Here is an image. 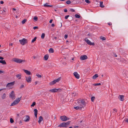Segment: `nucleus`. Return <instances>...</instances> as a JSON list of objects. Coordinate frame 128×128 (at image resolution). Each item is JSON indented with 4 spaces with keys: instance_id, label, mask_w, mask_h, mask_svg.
<instances>
[{
    "instance_id": "1",
    "label": "nucleus",
    "mask_w": 128,
    "mask_h": 128,
    "mask_svg": "<svg viewBox=\"0 0 128 128\" xmlns=\"http://www.w3.org/2000/svg\"><path fill=\"white\" fill-rule=\"evenodd\" d=\"M77 101V104L79 106H81L82 108H84L86 105V103L83 99H80L78 100Z\"/></svg>"
},
{
    "instance_id": "2",
    "label": "nucleus",
    "mask_w": 128,
    "mask_h": 128,
    "mask_svg": "<svg viewBox=\"0 0 128 128\" xmlns=\"http://www.w3.org/2000/svg\"><path fill=\"white\" fill-rule=\"evenodd\" d=\"M21 97L20 98H18L12 103L10 106H14L18 104L21 99Z\"/></svg>"
},
{
    "instance_id": "3",
    "label": "nucleus",
    "mask_w": 128,
    "mask_h": 128,
    "mask_svg": "<svg viewBox=\"0 0 128 128\" xmlns=\"http://www.w3.org/2000/svg\"><path fill=\"white\" fill-rule=\"evenodd\" d=\"M70 122L68 121L66 122H64L60 124L59 126L60 127H67L69 124Z\"/></svg>"
},
{
    "instance_id": "4",
    "label": "nucleus",
    "mask_w": 128,
    "mask_h": 128,
    "mask_svg": "<svg viewBox=\"0 0 128 128\" xmlns=\"http://www.w3.org/2000/svg\"><path fill=\"white\" fill-rule=\"evenodd\" d=\"M20 43L22 45H24L28 42V40L25 38H23L22 39L19 40Z\"/></svg>"
},
{
    "instance_id": "5",
    "label": "nucleus",
    "mask_w": 128,
    "mask_h": 128,
    "mask_svg": "<svg viewBox=\"0 0 128 128\" xmlns=\"http://www.w3.org/2000/svg\"><path fill=\"white\" fill-rule=\"evenodd\" d=\"M14 61L18 63H20L22 62H24L25 61L24 60H22L17 58H14Z\"/></svg>"
},
{
    "instance_id": "6",
    "label": "nucleus",
    "mask_w": 128,
    "mask_h": 128,
    "mask_svg": "<svg viewBox=\"0 0 128 128\" xmlns=\"http://www.w3.org/2000/svg\"><path fill=\"white\" fill-rule=\"evenodd\" d=\"M62 90L60 89L54 88L50 90L49 91L51 92H60Z\"/></svg>"
},
{
    "instance_id": "7",
    "label": "nucleus",
    "mask_w": 128,
    "mask_h": 128,
    "mask_svg": "<svg viewBox=\"0 0 128 128\" xmlns=\"http://www.w3.org/2000/svg\"><path fill=\"white\" fill-rule=\"evenodd\" d=\"M85 40L86 42V43L88 45H92L93 46L94 45V42H91L87 38H85Z\"/></svg>"
},
{
    "instance_id": "8",
    "label": "nucleus",
    "mask_w": 128,
    "mask_h": 128,
    "mask_svg": "<svg viewBox=\"0 0 128 128\" xmlns=\"http://www.w3.org/2000/svg\"><path fill=\"white\" fill-rule=\"evenodd\" d=\"M60 80V78H58L56 80H54L52 81L50 83V85H52L54 84L56 82H58Z\"/></svg>"
},
{
    "instance_id": "9",
    "label": "nucleus",
    "mask_w": 128,
    "mask_h": 128,
    "mask_svg": "<svg viewBox=\"0 0 128 128\" xmlns=\"http://www.w3.org/2000/svg\"><path fill=\"white\" fill-rule=\"evenodd\" d=\"M60 119L62 121H66L69 119V118L65 116H60Z\"/></svg>"
},
{
    "instance_id": "10",
    "label": "nucleus",
    "mask_w": 128,
    "mask_h": 128,
    "mask_svg": "<svg viewBox=\"0 0 128 128\" xmlns=\"http://www.w3.org/2000/svg\"><path fill=\"white\" fill-rule=\"evenodd\" d=\"M10 97L12 99H15V95L14 94V91H12V92L11 93L10 95Z\"/></svg>"
},
{
    "instance_id": "11",
    "label": "nucleus",
    "mask_w": 128,
    "mask_h": 128,
    "mask_svg": "<svg viewBox=\"0 0 128 128\" xmlns=\"http://www.w3.org/2000/svg\"><path fill=\"white\" fill-rule=\"evenodd\" d=\"M23 118L24 121L27 122L29 121L30 119V118L29 116H24Z\"/></svg>"
},
{
    "instance_id": "12",
    "label": "nucleus",
    "mask_w": 128,
    "mask_h": 128,
    "mask_svg": "<svg viewBox=\"0 0 128 128\" xmlns=\"http://www.w3.org/2000/svg\"><path fill=\"white\" fill-rule=\"evenodd\" d=\"M88 58V57L86 55L81 56L80 57V59L82 60H84Z\"/></svg>"
},
{
    "instance_id": "13",
    "label": "nucleus",
    "mask_w": 128,
    "mask_h": 128,
    "mask_svg": "<svg viewBox=\"0 0 128 128\" xmlns=\"http://www.w3.org/2000/svg\"><path fill=\"white\" fill-rule=\"evenodd\" d=\"M26 80L28 82H30L31 81V78L30 76H29L28 77H26Z\"/></svg>"
},
{
    "instance_id": "14",
    "label": "nucleus",
    "mask_w": 128,
    "mask_h": 128,
    "mask_svg": "<svg viewBox=\"0 0 128 128\" xmlns=\"http://www.w3.org/2000/svg\"><path fill=\"white\" fill-rule=\"evenodd\" d=\"M74 75L75 77L77 79L79 78H80V76L77 72H74Z\"/></svg>"
},
{
    "instance_id": "15",
    "label": "nucleus",
    "mask_w": 128,
    "mask_h": 128,
    "mask_svg": "<svg viewBox=\"0 0 128 128\" xmlns=\"http://www.w3.org/2000/svg\"><path fill=\"white\" fill-rule=\"evenodd\" d=\"M14 84V82L8 83L6 85V87H10L12 86Z\"/></svg>"
},
{
    "instance_id": "16",
    "label": "nucleus",
    "mask_w": 128,
    "mask_h": 128,
    "mask_svg": "<svg viewBox=\"0 0 128 128\" xmlns=\"http://www.w3.org/2000/svg\"><path fill=\"white\" fill-rule=\"evenodd\" d=\"M120 100L123 101L124 100V95H119Z\"/></svg>"
},
{
    "instance_id": "17",
    "label": "nucleus",
    "mask_w": 128,
    "mask_h": 128,
    "mask_svg": "<svg viewBox=\"0 0 128 128\" xmlns=\"http://www.w3.org/2000/svg\"><path fill=\"white\" fill-rule=\"evenodd\" d=\"M23 70L24 71V72L26 74H27L28 75H30L31 74V73L30 71L27 70H25L24 69H23Z\"/></svg>"
},
{
    "instance_id": "18",
    "label": "nucleus",
    "mask_w": 128,
    "mask_h": 128,
    "mask_svg": "<svg viewBox=\"0 0 128 128\" xmlns=\"http://www.w3.org/2000/svg\"><path fill=\"white\" fill-rule=\"evenodd\" d=\"M34 115L36 117V118L38 114V110L36 109L34 110Z\"/></svg>"
},
{
    "instance_id": "19",
    "label": "nucleus",
    "mask_w": 128,
    "mask_h": 128,
    "mask_svg": "<svg viewBox=\"0 0 128 128\" xmlns=\"http://www.w3.org/2000/svg\"><path fill=\"white\" fill-rule=\"evenodd\" d=\"M48 4H49L48 3H46L44 5V7H52V5H48Z\"/></svg>"
},
{
    "instance_id": "20",
    "label": "nucleus",
    "mask_w": 128,
    "mask_h": 128,
    "mask_svg": "<svg viewBox=\"0 0 128 128\" xmlns=\"http://www.w3.org/2000/svg\"><path fill=\"white\" fill-rule=\"evenodd\" d=\"M43 120V118H42V117L41 116H40L39 117V120L38 121V122L39 124H40L41 122Z\"/></svg>"
},
{
    "instance_id": "21",
    "label": "nucleus",
    "mask_w": 128,
    "mask_h": 128,
    "mask_svg": "<svg viewBox=\"0 0 128 128\" xmlns=\"http://www.w3.org/2000/svg\"><path fill=\"white\" fill-rule=\"evenodd\" d=\"M82 107L81 106H76V107H74V108L76 110H81L82 109Z\"/></svg>"
},
{
    "instance_id": "22",
    "label": "nucleus",
    "mask_w": 128,
    "mask_h": 128,
    "mask_svg": "<svg viewBox=\"0 0 128 128\" xmlns=\"http://www.w3.org/2000/svg\"><path fill=\"white\" fill-rule=\"evenodd\" d=\"M16 78H18V79H20L21 78V74H18L16 76Z\"/></svg>"
},
{
    "instance_id": "23",
    "label": "nucleus",
    "mask_w": 128,
    "mask_h": 128,
    "mask_svg": "<svg viewBox=\"0 0 128 128\" xmlns=\"http://www.w3.org/2000/svg\"><path fill=\"white\" fill-rule=\"evenodd\" d=\"M49 57V56L48 54H46L44 56V60H47L48 59Z\"/></svg>"
},
{
    "instance_id": "24",
    "label": "nucleus",
    "mask_w": 128,
    "mask_h": 128,
    "mask_svg": "<svg viewBox=\"0 0 128 128\" xmlns=\"http://www.w3.org/2000/svg\"><path fill=\"white\" fill-rule=\"evenodd\" d=\"M98 74H96L92 77L93 79H95L96 78L98 77Z\"/></svg>"
},
{
    "instance_id": "25",
    "label": "nucleus",
    "mask_w": 128,
    "mask_h": 128,
    "mask_svg": "<svg viewBox=\"0 0 128 128\" xmlns=\"http://www.w3.org/2000/svg\"><path fill=\"white\" fill-rule=\"evenodd\" d=\"M6 95L5 93H4L3 95L2 96V99H4L6 97Z\"/></svg>"
},
{
    "instance_id": "26",
    "label": "nucleus",
    "mask_w": 128,
    "mask_h": 128,
    "mask_svg": "<svg viewBox=\"0 0 128 128\" xmlns=\"http://www.w3.org/2000/svg\"><path fill=\"white\" fill-rule=\"evenodd\" d=\"M0 63L3 64H6V63L5 60H0Z\"/></svg>"
},
{
    "instance_id": "27",
    "label": "nucleus",
    "mask_w": 128,
    "mask_h": 128,
    "mask_svg": "<svg viewBox=\"0 0 128 128\" xmlns=\"http://www.w3.org/2000/svg\"><path fill=\"white\" fill-rule=\"evenodd\" d=\"M49 52L52 53L54 52V50L53 48H51L50 49Z\"/></svg>"
},
{
    "instance_id": "28",
    "label": "nucleus",
    "mask_w": 128,
    "mask_h": 128,
    "mask_svg": "<svg viewBox=\"0 0 128 128\" xmlns=\"http://www.w3.org/2000/svg\"><path fill=\"white\" fill-rule=\"evenodd\" d=\"M100 6L102 8H103L104 7V6L103 4V2H100Z\"/></svg>"
},
{
    "instance_id": "29",
    "label": "nucleus",
    "mask_w": 128,
    "mask_h": 128,
    "mask_svg": "<svg viewBox=\"0 0 128 128\" xmlns=\"http://www.w3.org/2000/svg\"><path fill=\"white\" fill-rule=\"evenodd\" d=\"M27 21V20L26 19H24L22 20V23L23 24H24Z\"/></svg>"
},
{
    "instance_id": "30",
    "label": "nucleus",
    "mask_w": 128,
    "mask_h": 128,
    "mask_svg": "<svg viewBox=\"0 0 128 128\" xmlns=\"http://www.w3.org/2000/svg\"><path fill=\"white\" fill-rule=\"evenodd\" d=\"M100 39L101 40H106V38L104 37L101 36L100 38Z\"/></svg>"
},
{
    "instance_id": "31",
    "label": "nucleus",
    "mask_w": 128,
    "mask_h": 128,
    "mask_svg": "<svg viewBox=\"0 0 128 128\" xmlns=\"http://www.w3.org/2000/svg\"><path fill=\"white\" fill-rule=\"evenodd\" d=\"M36 38H37L36 37H34V38L32 40V42H32V43L34 42H35L36 40Z\"/></svg>"
},
{
    "instance_id": "32",
    "label": "nucleus",
    "mask_w": 128,
    "mask_h": 128,
    "mask_svg": "<svg viewBox=\"0 0 128 128\" xmlns=\"http://www.w3.org/2000/svg\"><path fill=\"white\" fill-rule=\"evenodd\" d=\"M101 85V84L100 83H97V84H92L93 85H94V86H99V85Z\"/></svg>"
},
{
    "instance_id": "33",
    "label": "nucleus",
    "mask_w": 128,
    "mask_h": 128,
    "mask_svg": "<svg viewBox=\"0 0 128 128\" xmlns=\"http://www.w3.org/2000/svg\"><path fill=\"white\" fill-rule=\"evenodd\" d=\"M95 98L94 96H92L91 98V100L92 102H94Z\"/></svg>"
},
{
    "instance_id": "34",
    "label": "nucleus",
    "mask_w": 128,
    "mask_h": 128,
    "mask_svg": "<svg viewBox=\"0 0 128 128\" xmlns=\"http://www.w3.org/2000/svg\"><path fill=\"white\" fill-rule=\"evenodd\" d=\"M72 93L73 96H74L76 95V93L75 92H73Z\"/></svg>"
},
{
    "instance_id": "35",
    "label": "nucleus",
    "mask_w": 128,
    "mask_h": 128,
    "mask_svg": "<svg viewBox=\"0 0 128 128\" xmlns=\"http://www.w3.org/2000/svg\"><path fill=\"white\" fill-rule=\"evenodd\" d=\"M45 36V34L44 33H43L42 34L41 37L42 39H44Z\"/></svg>"
},
{
    "instance_id": "36",
    "label": "nucleus",
    "mask_w": 128,
    "mask_h": 128,
    "mask_svg": "<svg viewBox=\"0 0 128 128\" xmlns=\"http://www.w3.org/2000/svg\"><path fill=\"white\" fill-rule=\"evenodd\" d=\"M36 76H38L39 78H41L42 77V76L41 75H40L38 74H36Z\"/></svg>"
},
{
    "instance_id": "37",
    "label": "nucleus",
    "mask_w": 128,
    "mask_h": 128,
    "mask_svg": "<svg viewBox=\"0 0 128 128\" xmlns=\"http://www.w3.org/2000/svg\"><path fill=\"white\" fill-rule=\"evenodd\" d=\"M75 16V17L77 18H79L80 17V16L77 14H76Z\"/></svg>"
},
{
    "instance_id": "38",
    "label": "nucleus",
    "mask_w": 128,
    "mask_h": 128,
    "mask_svg": "<svg viewBox=\"0 0 128 128\" xmlns=\"http://www.w3.org/2000/svg\"><path fill=\"white\" fill-rule=\"evenodd\" d=\"M10 122H11V123H12L14 122V120H13V119H12V118H10Z\"/></svg>"
},
{
    "instance_id": "39",
    "label": "nucleus",
    "mask_w": 128,
    "mask_h": 128,
    "mask_svg": "<svg viewBox=\"0 0 128 128\" xmlns=\"http://www.w3.org/2000/svg\"><path fill=\"white\" fill-rule=\"evenodd\" d=\"M38 18L36 16H34V20L35 21H37L38 20Z\"/></svg>"
},
{
    "instance_id": "40",
    "label": "nucleus",
    "mask_w": 128,
    "mask_h": 128,
    "mask_svg": "<svg viewBox=\"0 0 128 128\" xmlns=\"http://www.w3.org/2000/svg\"><path fill=\"white\" fill-rule=\"evenodd\" d=\"M66 3L68 4H70L71 3L70 1V0H68V1H66Z\"/></svg>"
},
{
    "instance_id": "41",
    "label": "nucleus",
    "mask_w": 128,
    "mask_h": 128,
    "mask_svg": "<svg viewBox=\"0 0 128 128\" xmlns=\"http://www.w3.org/2000/svg\"><path fill=\"white\" fill-rule=\"evenodd\" d=\"M36 105V102H34L31 105V106H34V105Z\"/></svg>"
},
{
    "instance_id": "42",
    "label": "nucleus",
    "mask_w": 128,
    "mask_h": 128,
    "mask_svg": "<svg viewBox=\"0 0 128 128\" xmlns=\"http://www.w3.org/2000/svg\"><path fill=\"white\" fill-rule=\"evenodd\" d=\"M85 1L87 3H88V4H89L90 3V1L88 0H85Z\"/></svg>"
},
{
    "instance_id": "43",
    "label": "nucleus",
    "mask_w": 128,
    "mask_h": 128,
    "mask_svg": "<svg viewBox=\"0 0 128 128\" xmlns=\"http://www.w3.org/2000/svg\"><path fill=\"white\" fill-rule=\"evenodd\" d=\"M70 11L72 12H75V10L72 8L70 9Z\"/></svg>"
},
{
    "instance_id": "44",
    "label": "nucleus",
    "mask_w": 128,
    "mask_h": 128,
    "mask_svg": "<svg viewBox=\"0 0 128 128\" xmlns=\"http://www.w3.org/2000/svg\"><path fill=\"white\" fill-rule=\"evenodd\" d=\"M69 16V15H67L65 16V18L66 19H67L68 18Z\"/></svg>"
},
{
    "instance_id": "45",
    "label": "nucleus",
    "mask_w": 128,
    "mask_h": 128,
    "mask_svg": "<svg viewBox=\"0 0 128 128\" xmlns=\"http://www.w3.org/2000/svg\"><path fill=\"white\" fill-rule=\"evenodd\" d=\"M38 26H34L33 27V29L35 30L36 29H38Z\"/></svg>"
},
{
    "instance_id": "46",
    "label": "nucleus",
    "mask_w": 128,
    "mask_h": 128,
    "mask_svg": "<svg viewBox=\"0 0 128 128\" xmlns=\"http://www.w3.org/2000/svg\"><path fill=\"white\" fill-rule=\"evenodd\" d=\"M124 121L128 123V119L127 118H125L124 120Z\"/></svg>"
},
{
    "instance_id": "47",
    "label": "nucleus",
    "mask_w": 128,
    "mask_h": 128,
    "mask_svg": "<svg viewBox=\"0 0 128 128\" xmlns=\"http://www.w3.org/2000/svg\"><path fill=\"white\" fill-rule=\"evenodd\" d=\"M68 37V35L66 34H65L64 36V38L65 39H66Z\"/></svg>"
},
{
    "instance_id": "48",
    "label": "nucleus",
    "mask_w": 128,
    "mask_h": 128,
    "mask_svg": "<svg viewBox=\"0 0 128 128\" xmlns=\"http://www.w3.org/2000/svg\"><path fill=\"white\" fill-rule=\"evenodd\" d=\"M24 86L23 85H21V86H20V88H24Z\"/></svg>"
},
{
    "instance_id": "49",
    "label": "nucleus",
    "mask_w": 128,
    "mask_h": 128,
    "mask_svg": "<svg viewBox=\"0 0 128 128\" xmlns=\"http://www.w3.org/2000/svg\"><path fill=\"white\" fill-rule=\"evenodd\" d=\"M52 19H51L50 20V21L49 22L50 23H51L52 22Z\"/></svg>"
},
{
    "instance_id": "50",
    "label": "nucleus",
    "mask_w": 128,
    "mask_h": 128,
    "mask_svg": "<svg viewBox=\"0 0 128 128\" xmlns=\"http://www.w3.org/2000/svg\"><path fill=\"white\" fill-rule=\"evenodd\" d=\"M4 59V58L3 57L0 56V59L1 60H3Z\"/></svg>"
},
{
    "instance_id": "51",
    "label": "nucleus",
    "mask_w": 128,
    "mask_h": 128,
    "mask_svg": "<svg viewBox=\"0 0 128 128\" xmlns=\"http://www.w3.org/2000/svg\"><path fill=\"white\" fill-rule=\"evenodd\" d=\"M64 11L65 12H67V10L66 9H65Z\"/></svg>"
},
{
    "instance_id": "52",
    "label": "nucleus",
    "mask_w": 128,
    "mask_h": 128,
    "mask_svg": "<svg viewBox=\"0 0 128 128\" xmlns=\"http://www.w3.org/2000/svg\"><path fill=\"white\" fill-rule=\"evenodd\" d=\"M4 2L3 1H1L0 2V3L1 4H3L4 3Z\"/></svg>"
},
{
    "instance_id": "53",
    "label": "nucleus",
    "mask_w": 128,
    "mask_h": 128,
    "mask_svg": "<svg viewBox=\"0 0 128 128\" xmlns=\"http://www.w3.org/2000/svg\"><path fill=\"white\" fill-rule=\"evenodd\" d=\"M3 72L2 70H0V74H2Z\"/></svg>"
},
{
    "instance_id": "54",
    "label": "nucleus",
    "mask_w": 128,
    "mask_h": 128,
    "mask_svg": "<svg viewBox=\"0 0 128 128\" xmlns=\"http://www.w3.org/2000/svg\"><path fill=\"white\" fill-rule=\"evenodd\" d=\"M51 26L52 27H54V24H52Z\"/></svg>"
},
{
    "instance_id": "55",
    "label": "nucleus",
    "mask_w": 128,
    "mask_h": 128,
    "mask_svg": "<svg viewBox=\"0 0 128 128\" xmlns=\"http://www.w3.org/2000/svg\"><path fill=\"white\" fill-rule=\"evenodd\" d=\"M3 13V11L2 10H0V14H2Z\"/></svg>"
},
{
    "instance_id": "56",
    "label": "nucleus",
    "mask_w": 128,
    "mask_h": 128,
    "mask_svg": "<svg viewBox=\"0 0 128 128\" xmlns=\"http://www.w3.org/2000/svg\"><path fill=\"white\" fill-rule=\"evenodd\" d=\"M108 24L110 25H110H112V24H110V23H108Z\"/></svg>"
},
{
    "instance_id": "57",
    "label": "nucleus",
    "mask_w": 128,
    "mask_h": 128,
    "mask_svg": "<svg viewBox=\"0 0 128 128\" xmlns=\"http://www.w3.org/2000/svg\"><path fill=\"white\" fill-rule=\"evenodd\" d=\"M113 110L114 111H116V112L117 111V110L116 109H114Z\"/></svg>"
},
{
    "instance_id": "58",
    "label": "nucleus",
    "mask_w": 128,
    "mask_h": 128,
    "mask_svg": "<svg viewBox=\"0 0 128 128\" xmlns=\"http://www.w3.org/2000/svg\"><path fill=\"white\" fill-rule=\"evenodd\" d=\"M5 90L6 88H3V89H1L0 90V91H1L2 90Z\"/></svg>"
},
{
    "instance_id": "59",
    "label": "nucleus",
    "mask_w": 128,
    "mask_h": 128,
    "mask_svg": "<svg viewBox=\"0 0 128 128\" xmlns=\"http://www.w3.org/2000/svg\"><path fill=\"white\" fill-rule=\"evenodd\" d=\"M9 45L11 46H12V43H10L9 44Z\"/></svg>"
},
{
    "instance_id": "60",
    "label": "nucleus",
    "mask_w": 128,
    "mask_h": 128,
    "mask_svg": "<svg viewBox=\"0 0 128 128\" xmlns=\"http://www.w3.org/2000/svg\"><path fill=\"white\" fill-rule=\"evenodd\" d=\"M33 58H34V59H35L36 58V57L35 56H33Z\"/></svg>"
},
{
    "instance_id": "61",
    "label": "nucleus",
    "mask_w": 128,
    "mask_h": 128,
    "mask_svg": "<svg viewBox=\"0 0 128 128\" xmlns=\"http://www.w3.org/2000/svg\"><path fill=\"white\" fill-rule=\"evenodd\" d=\"M12 10H16V9L15 8H14L12 9Z\"/></svg>"
},
{
    "instance_id": "62",
    "label": "nucleus",
    "mask_w": 128,
    "mask_h": 128,
    "mask_svg": "<svg viewBox=\"0 0 128 128\" xmlns=\"http://www.w3.org/2000/svg\"><path fill=\"white\" fill-rule=\"evenodd\" d=\"M22 121H21V120H20V123L21 124V123H22Z\"/></svg>"
},
{
    "instance_id": "63",
    "label": "nucleus",
    "mask_w": 128,
    "mask_h": 128,
    "mask_svg": "<svg viewBox=\"0 0 128 128\" xmlns=\"http://www.w3.org/2000/svg\"><path fill=\"white\" fill-rule=\"evenodd\" d=\"M37 83H38V81H36V82H35V84H37Z\"/></svg>"
},
{
    "instance_id": "64",
    "label": "nucleus",
    "mask_w": 128,
    "mask_h": 128,
    "mask_svg": "<svg viewBox=\"0 0 128 128\" xmlns=\"http://www.w3.org/2000/svg\"><path fill=\"white\" fill-rule=\"evenodd\" d=\"M72 126L70 127L69 128H72Z\"/></svg>"
}]
</instances>
